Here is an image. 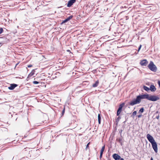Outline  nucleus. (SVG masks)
I'll return each mask as SVG.
<instances>
[{
	"label": "nucleus",
	"instance_id": "obj_6",
	"mask_svg": "<svg viewBox=\"0 0 160 160\" xmlns=\"http://www.w3.org/2000/svg\"><path fill=\"white\" fill-rule=\"evenodd\" d=\"M112 157L115 160H124L122 158H121V157L117 154H114L112 155Z\"/></svg>",
	"mask_w": 160,
	"mask_h": 160
},
{
	"label": "nucleus",
	"instance_id": "obj_28",
	"mask_svg": "<svg viewBox=\"0 0 160 160\" xmlns=\"http://www.w3.org/2000/svg\"><path fill=\"white\" fill-rule=\"evenodd\" d=\"M90 142L88 143L86 146V148H87L88 147H89V145Z\"/></svg>",
	"mask_w": 160,
	"mask_h": 160
},
{
	"label": "nucleus",
	"instance_id": "obj_4",
	"mask_svg": "<svg viewBox=\"0 0 160 160\" xmlns=\"http://www.w3.org/2000/svg\"><path fill=\"white\" fill-rule=\"evenodd\" d=\"M147 138L148 141L151 143L155 141L153 138L149 134H147Z\"/></svg>",
	"mask_w": 160,
	"mask_h": 160
},
{
	"label": "nucleus",
	"instance_id": "obj_3",
	"mask_svg": "<svg viewBox=\"0 0 160 160\" xmlns=\"http://www.w3.org/2000/svg\"><path fill=\"white\" fill-rule=\"evenodd\" d=\"M158 99H159V98L158 96L154 95L149 96V95L148 100L152 101H156Z\"/></svg>",
	"mask_w": 160,
	"mask_h": 160
},
{
	"label": "nucleus",
	"instance_id": "obj_5",
	"mask_svg": "<svg viewBox=\"0 0 160 160\" xmlns=\"http://www.w3.org/2000/svg\"><path fill=\"white\" fill-rule=\"evenodd\" d=\"M152 148L154 150L155 152L156 153L157 152L158 149L157 144L156 142L155 141L151 143Z\"/></svg>",
	"mask_w": 160,
	"mask_h": 160
},
{
	"label": "nucleus",
	"instance_id": "obj_8",
	"mask_svg": "<svg viewBox=\"0 0 160 160\" xmlns=\"http://www.w3.org/2000/svg\"><path fill=\"white\" fill-rule=\"evenodd\" d=\"M76 0H70L67 5V6L68 7H71L75 2Z\"/></svg>",
	"mask_w": 160,
	"mask_h": 160
},
{
	"label": "nucleus",
	"instance_id": "obj_34",
	"mask_svg": "<svg viewBox=\"0 0 160 160\" xmlns=\"http://www.w3.org/2000/svg\"><path fill=\"white\" fill-rule=\"evenodd\" d=\"M103 152H102V151H100V155H102V154H103Z\"/></svg>",
	"mask_w": 160,
	"mask_h": 160
},
{
	"label": "nucleus",
	"instance_id": "obj_31",
	"mask_svg": "<svg viewBox=\"0 0 160 160\" xmlns=\"http://www.w3.org/2000/svg\"><path fill=\"white\" fill-rule=\"evenodd\" d=\"M142 116V115L141 114V115H138V118H140Z\"/></svg>",
	"mask_w": 160,
	"mask_h": 160
},
{
	"label": "nucleus",
	"instance_id": "obj_17",
	"mask_svg": "<svg viewBox=\"0 0 160 160\" xmlns=\"http://www.w3.org/2000/svg\"><path fill=\"white\" fill-rule=\"evenodd\" d=\"M117 140L120 143L121 145H122V137L120 138H118V139H117Z\"/></svg>",
	"mask_w": 160,
	"mask_h": 160
},
{
	"label": "nucleus",
	"instance_id": "obj_27",
	"mask_svg": "<svg viewBox=\"0 0 160 160\" xmlns=\"http://www.w3.org/2000/svg\"><path fill=\"white\" fill-rule=\"evenodd\" d=\"M122 110L118 108L117 112L120 113L122 111Z\"/></svg>",
	"mask_w": 160,
	"mask_h": 160
},
{
	"label": "nucleus",
	"instance_id": "obj_1",
	"mask_svg": "<svg viewBox=\"0 0 160 160\" xmlns=\"http://www.w3.org/2000/svg\"><path fill=\"white\" fill-rule=\"evenodd\" d=\"M148 96L149 94H148L139 95L137 96L136 99H134L129 102V104L131 106H133L135 104H139L142 99H147L148 100Z\"/></svg>",
	"mask_w": 160,
	"mask_h": 160
},
{
	"label": "nucleus",
	"instance_id": "obj_30",
	"mask_svg": "<svg viewBox=\"0 0 160 160\" xmlns=\"http://www.w3.org/2000/svg\"><path fill=\"white\" fill-rule=\"evenodd\" d=\"M32 66V65H29L28 66V68H30Z\"/></svg>",
	"mask_w": 160,
	"mask_h": 160
},
{
	"label": "nucleus",
	"instance_id": "obj_19",
	"mask_svg": "<svg viewBox=\"0 0 160 160\" xmlns=\"http://www.w3.org/2000/svg\"><path fill=\"white\" fill-rule=\"evenodd\" d=\"M121 118V117H120V116H118L116 120V122H117V123H118L120 119Z\"/></svg>",
	"mask_w": 160,
	"mask_h": 160
},
{
	"label": "nucleus",
	"instance_id": "obj_39",
	"mask_svg": "<svg viewBox=\"0 0 160 160\" xmlns=\"http://www.w3.org/2000/svg\"><path fill=\"white\" fill-rule=\"evenodd\" d=\"M1 44V43L0 42V44Z\"/></svg>",
	"mask_w": 160,
	"mask_h": 160
},
{
	"label": "nucleus",
	"instance_id": "obj_11",
	"mask_svg": "<svg viewBox=\"0 0 160 160\" xmlns=\"http://www.w3.org/2000/svg\"><path fill=\"white\" fill-rule=\"evenodd\" d=\"M35 72V69L32 70L31 73H30L28 75V78H30L34 74Z\"/></svg>",
	"mask_w": 160,
	"mask_h": 160
},
{
	"label": "nucleus",
	"instance_id": "obj_10",
	"mask_svg": "<svg viewBox=\"0 0 160 160\" xmlns=\"http://www.w3.org/2000/svg\"><path fill=\"white\" fill-rule=\"evenodd\" d=\"M73 16H70L67 18L65 20H63L61 23V24H62L64 23H66L68 21L70 20L71 18H72Z\"/></svg>",
	"mask_w": 160,
	"mask_h": 160
},
{
	"label": "nucleus",
	"instance_id": "obj_29",
	"mask_svg": "<svg viewBox=\"0 0 160 160\" xmlns=\"http://www.w3.org/2000/svg\"><path fill=\"white\" fill-rule=\"evenodd\" d=\"M120 113L119 112H117V115L118 116L119 115Z\"/></svg>",
	"mask_w": 160,
	"mask_h": 160
},
{
	"label": "nucleus",
	"instance_id": "obj_13",
	"mask_svg": "<svg viewBox=\"0 0 160 160\" xmlns=\"http://www.w3.org/2000/svg\"><path fill=\"white\" fill-rule=\"evenodd\" d=\"M153 116H155V118H157L158 119H159V115L158 114V112L157 111L154 114Z\"/></svg>",
	"mask_w": 160,
	"mask_h": 160
},
{
	"label": "nucleus",
	"instance_id": "obj_22",
	"mask_svg": "<svg viewBox=\"0 0 160 160\" xmlns=\"http://www.w3.org/2000/svg\"><path fill=\"white\" fill-rule=\"evenodd\" d=\"M105 146L104 145L102 147L101 151L103 152V151L104 150V149H105Z\"/></svg>",
	"mask_w": 160,
	"mask_h": 160
},
{
	"label": "nucleus",
	"instance_id": "obj_21",
	"mask_svg": "<svg viewBox=\"0 0 160 160\" xmlns=\"http://www.w3.org/2000/svg\"><path fill=\"white\" fill-rule=\"evenodd\" d=\"M137 113V112L136 111H134L132 113V116H135Z\"/></svg>",
	"mask_w": 160,
	"mask_h": 160
},
{
	"label": "nucleus",
	"instance_id": "obj_33",
	"mask_svg": "<svg viewBox=\"0 0 160 160\" xmlns=\"http://www.w3.org/2000/svg\"><path fill=\"white\" fill-rule=\"evenodd\" d=\"M102 155H100V157H100V159H101V158H102Z\"/></svg>",
	"mask_w": 160,
	"mask_h": 160
},
{
	"label": "nucleus",
	"instance_id": "obj_14",
	"mask_svg": "<svg viewBox=\"0 0 160 160\" xmlns=\"http://www.w3.org/2000/svg\"><path fill=\"white\" fill-rule=\"evenodd\" d=\"M101 114L100 113L98 114V121L99 124H100L101 123Z\"/></svg>",
	"mask_w": 160,
	"mask_h": 160
},
{
	"label": "nucleus",
	"instance_id": "obj_15",
	"mask_svg": "<svg viewBox=\"0 0 160 160\" xmlns=\"http://www.w3.org/2000/svg\"><path fill=\"white\" fill-rule=\"evenodd\" d=\"M98 84H99V82H98V81H96L92 85V87L94 88L96 87L98 85Z\"/></svg>",
	"mask_w": 160,
	"mask_h": 160
},
{
	"label": "nucleus",
	"instance_id": "obj_32",
	"mask_svg": "<svg viewBox=\"0 0 160 160\" xmlns=\"http://www.w3.org/2000/svg\"><path fill=\"white\" fill-rule=\"evenodd\" d=\"M122 130H121L119 132V133L121 135V133H122Z\"/></svg>",
	"mask_w": 160,
	"mask_h": 160
},
{
	"label": "nucleus",
	"instance_id": "obj_20",
	"mask_svg": "<svg viewBox=\"0 0 160 160\" xmlns=\"http://www.w3.org/2000/svg\"><path fill=\"white\" fill-rule=\"evenodd\" d=\"M144 109L143 108H141L139 111V113H142L144 111Z\"/></svg>",
	"mask_w": 160,
	"mask_h": 160
},
{
	"label": "nucleus",
	"instance_id": "obj_37",
	"mask_svg": "<svg viewBox=\"0 0 160 160\" xmlns=\"http://www.w3.org/2000/svg\"><path fill=\"white\" fill-rule=\"evenodd\" d=\"M68 52H69V50H68Z\"/></svg>",
	"mask_w": 160,
	"mask_h": 160
},
{
	"label": "nucleus",
	"instance_id": "obj_12",
	"mask_svg": "<svg viewBox=\"0 0 160 160\" xmlns=\"http://www.w3.org/2000/svg\"><path fill=\"white\" fill-rule=\"evenodd\" d=\"M150 89L152 92H154L156 90V88L153 85H151L150 86Z\"/></svg>",
	"mask_w": 160,
	"mask_h": 160
},
{
	"label": "nucleus",
	"instance_id": "obj_9",
	"mask_svg": "<svg viewBox=\"0 0 160 160\" xmlns=\"http://www.w3.org/2000/svg\"><path fill=\"white\" fill-rule=\"evenodd\" d=\"M18 85L16 84H10V87H8V88L10 90H12L14 89L15 88L18 86Z\"/></svg>",
	"mask_w": 160,
	"mask_h": 160
},
{
	"label": "nucleus",
	"instance_id": "obj_36",
	"mask_svg": "<svg viewBox=\"0 0 160 160\" xmlns=\"http://www.w3.org/2000/svg\"><path fill=\"white\" fill-rule=\"evenodd\" d=\"M15 141H13L12 142H13V143H14V142Z\"/></svg>",
	"mask_w": 160,
	"mask_h": 160
},
{
	"label": "nucleus",
	"instance_id": "obj_18",
	"mask_svg": "<svg viewBox=\"0 0 160 160\" xmlns=\"http://www.w3.org/2000/svg\"><path fill=\"white\" fill-rule=\"evenodd\" d=\"M124 105H125L124 103H122V104H120L119 105V107L118 108L122 110V107L124 106Z\"/></svg>",
	"mask_w": 160,
	"mask_h": 160
},
{
	"label": "nucleus",
	"instance_id": "obj_7",
	"mask_svg": "<svg viewBox=\"0 0 160 160\" xmlns=\"http://www.w3.org/2000/svg\"><path fill=\"white\" fill-rule=\"evenodd\" d=\"M148 63V62L146 59H144L141 61L140 64L142 66H146Z\"/></svg>",
	"mask_w": 160,
	"mask_h": 160
},
{
	"label": "nucleus",
	"instance_id": "obj_26",
	"mask_svg": "<svg viewBox=\"0 0 160 160\" xmlns=\"http://www.w3.org/2000/svg\"><path fill=\"white\" fill-rule=\"evenodd\" d=\"M142 47V45H140L139 48H138V51L139 52V50H140L141 48Z\"/></svg>",
	"mask_w": 160,
	"mask_h": 160
},
{
	"label": "nucleus",
	"instance_id": "obj_2",
	"mask_svg": "<svg viewBox=\"0 0 160 160\" xmlns=\"http://www.w3.org/2000/svg\"><path fill=\"white\" fill-rule=\"evenodd\" d=\"M148 67L151 71L154 72H156L157 70V67L152 61L150 62Z\"/></svg>",
	"mask_w": 160,
	"mask_h": 160
},
{
	"label": "nucleus",
	"instance_id": "obj_16",
	"mask_svg": "<svg viewBox=\"0 0 160 160\" xmlns=\"http://www.w3.org/2000/svg\"><path fill=\"white\" fill-rule=\"evenodd\" d=\"M143 88L147 92L149 90H150V88H149L148 87H147L145 86H144L143 87Z\"/></svg>",
	"mask_w": 160,
	"mask_h": 160
},
{
	"label": "nucleus",
	"instance_id": "obj_35",
	"mask_svg": "<svg viewBox=\"0 0 160 160\" xmlns=\"http://www.w3.org/2000/svg\"><path fill=\"white\" fill-rule=\"evenodd\" d=\"M150 160H153V159L152 158H151Z\"/></svg>",
	"mask_w": 160,
	"mask_h": 160
},
{
	"label": "nucleus",
	"instance_id": "obj_25",
	"mask_svg": "<svg viewBox=\"0 0 160 160\" xmlns=\"http://www.w3.org/2000/svg\"><path fill=\"white\" fill-rule=\"evenodd\" d=\"M65 108H64L62 111V115H63L64 114L65 112Z\"/></svg>",
	"mask_w": 160,
	"mask_h": 160
},
{
	"label": "nucleus",
	"instance_id": "obj_24",
	"mask_svg": "<svg viewBox=\"0 0 160 160\" xmlns=\"http://www.w3.org/2000/svg\"><path fill=\"white\" fill-rule=\"evenodd\" d=\"M33 82L34 84H38L39 83L37 81H34Z\"/></svg>",
	"mask_w": 160,
	"mask_h": 160
},
{
	"label": "nucleus",
	"instance_id": "obj_23",
	"mask_svg": "<svg viewBox=\"0 0 160 160\" xmlns=\"http://www.w3.org/2000/svg\"><path fill=\"white\" fill-rule=\"evenodd\" d=\"M3 31V28H0V34H1Z\"/></svg>",
	"mask_w": 160,
	"mask_h": 160
},
{
	"label": "nucleus",
	"instance_id": "obj_38",
	"mask_svg": "<svg viewBox=\"0 0 160 160\" xmlns=\"http://www.w3.org/2000/svg\"><path fill=\"white\" fill-rule=\"evenodd\" d=\"M68 52H69V50H68Z\"/></svg>",
	"mask_w": 160,
	"mask_h": 160
}]
</instances>
